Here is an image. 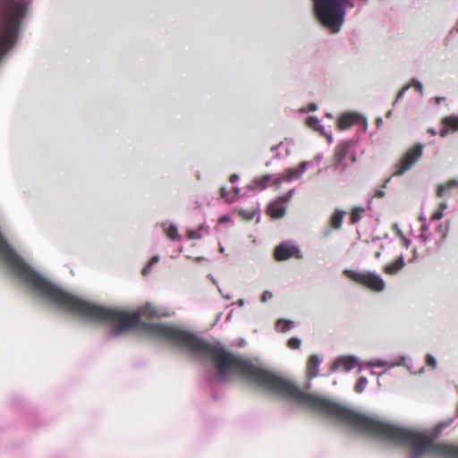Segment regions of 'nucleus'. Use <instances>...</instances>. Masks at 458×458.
<instances>
[{
    "label": "nucleus",
    "mask_w": 458,
    "mask_h": 458,
    "mask_svg": "<svg viewBox=\"0 0 458 458\" xmlns=\"http://www.w3.org/2000/svg\"><path fill=\"white\" fill-rule=\"evenodd\" d=\"M28 6L27 0H1L0 59L14 44Z\"/></svg>",
    "instance_id": "nucleus-1"
},
{
    "label": "nucleus",
    "mask_w": 458,
    "mask_h": 458,
    "mask_svg": "<svg viewBox=\"0 0 458 458\" xmlns=\"http://www.w3.org/2000/svg\"><path fill=\"white\" fill-rule=\"evenodd\" d=\"M312 4L318 21L333 32L339 31L346 9L354 7L352 0H312Z\"/></svg>",
    "instance_id": "nucleus-2"
},
{
    "label": "nucleus",
    "mask_w": 458,
    "mask_h": 458,
    "mask_svg": "<svg viewBox=\"0 0 458 458\" xmlns=\"http://www.w3.org/2000/svg\"><path fill=\"white\" fill-rule=\"evenodd\" d=\"M454 418L445 419L431 428V456L440 458H458V446L445 443L435 442L442 432L454 422Z\"/></svg>",
    "instance_id": "nucleus-3"
},
{
    "label": "nucleus",
    "mask_w": 458,
    "mask_h": 458,
    "mask_svg": "<svg viewBox=\"0 0 458 458\" xmlns=\"http://www.w3.org/2000/svg\"><path fill=\"white\" fill-rule=\"evenodd\" d=\"M424 146L416 144L402 156L394 165V176H400L409 171L421 157Z\"/></svg>",
    "instance_id": "nucleus-4"
},
{
    "label": "nucleus",
    "mask_w": 458,
    "mask_h": 458,
    "mask_svg": "<svg viewBox=\"0 0 458 458\" xmlns=\"http://www.w3.org/2000/svg\"><path fill=\"white\" fill-rule=\"evenodd\" d=\"M344 274L352 280L362 284L369 289L381 292L385 289V282L382 277L373 272H357L350 269L344 270Z\"/></svg>",
    "instance_id": "nucleus-5"
},
{
    "label": "nucleus",
    "mask_w": 458,
    "mask_h": 458,
    "mask_svg": "<svg viewBox=\"0 0 458 458\" xmlns=\"http://www.w3.org/2000/svg\"><path fill=\"white\" fill-rule=\"evenodd\" d=\"M454 189L458 190V180L455 179L437 186V197L441 200L437 204V209L431 215V221L441 219L444 216V211L448 208L447 199L451 196Z\"/></svg>",
    "instance_id": "nucleus-6"
},
{
    "label": "nucleus",
    "mask_w": 458,
    "mask_h": 458,
    "mask_svg": "<svg viewBox=\"0 0 458 458\" xmlns=\"http://www.w3.org/2000/svg\"><path fill=\"white\" fill-rule=\"evenodd\" d=\"M293 193V190H291L286 196L280 197L274 202L270 203L267 212L273 218H281L284 216L286 202L292 198Z\"/></svg>",
    "instance_id": "nucleus-7"
},
{
    "label": "nucleus",
    "mask_w": 458,
    "mask_h": 458,
    "mask_svg": "<svg viewBox=\"0 0 458 458\" xmlns=\"http://www.w3.org/2000/svg\"><path fill=\"white\" fill-rule=\"evenodd\" d=\"M335 158L336 165L342 167L346 166L345 161L347 159L350 160L351 163H354L356 157L351 150V142H344L339 145L336 148Z\"/></svg>",
    "instance_id": "nucleus-8"
},
{
    "label": "nucleus",
    "mask_w": 458,
    "mask_h": 458,
    "mask_svg": "<svg viewBox=\"0 0 458 458\" xmlns=\"http://www.w3.org/2000/svg\"><path fill=\"white\" fill-rule=\"evenodd\" d=\"M359 359L355 356H343L335 360L331 367V372H335L339 369L348 372L357 366H361Z\"/></svg>",
    "instance_id": "nucleus-9"
},
{
    "label": "nucleus",
    "mask_w": 458,
    "mask_h": 458,
    "mask_svg": "<svg viewBox=\"0 0 458 458\" xmlns=\"http://www.w3.org/2000/svg\"><path fill=\"white\" fill-rule=\"evenodd\" d=\"M298 252V248L287 242L277 246L275 250V257L277 260H285Z\"/></svg>",
    "instance_id": "nucleus-10"
},
{
    "label": "nucleus",
    "mask_w": 458,
    "mask_h": 458,
    "mask_svg": "<svg viewBox=\"0 0 458 458\" xmlns=\"http://www.w3.org/2000/svg\"><path fill=\"white\" fill-rule=\"evenodd\" d=\"M458 131V116H446L442 121V128L439 131L441 137H445L450 132Z\"/></svg>",
    "instance_id": "nucleus-11"
},
{
    "label": "nucleus",
    "mask_w": 458,
    "mask_h": 458,
    "mask_svg": "<svg viewBox=\"0 0 458 458\" xmlns=\"http://www.w3.org/2000/svg\"><path fill=\"white\" fill-rule=\"evenodd\" d=\"M361 119V115L357 113H346L340 116L337 125L340 130H346Z\"/></svg>",
    "instance_id": "nucleus-12"
},
{
    "label": "nucleus",
    "mask_w": 458,
    "mask_h": 458,
    "mask_svg": "<svg viewBox=\"0 0 458 458\" xmlns=\"http://www.w3.org/2000/svg\"><path fill=\"white\" fill-rule=\"evenodd\" d=\"M309 163L304 161L300 164L299 168H290L285 171L284 180L290 182L295 179H299L305 173Z\"/></svg>",
    "instance_id": "nucleus-13"
},
{
    "label": "nucleus",
    "mask_w": 458,
    "mask_h": 458,
    "mask_svg": "<svg viewBox=\"0 0 458 458\" xmlns=\"http://www.w3.org/2000/svg\"><path fill=\"white\" fill-rule=\"evenodd\" d=\"M320 359L318 355H311L307 363V375L310 378L316 377L318 375Z\"/></svg>",
    "instance_id": "nucleus-14"
},
{
    "label": "nucleus",
    "mask_w": 458,
    "mask_h": 458,
    "mask_svg": "<svg viewBox=\"0 0 458 458\" xmlns=\"http://www.w3.org/2000/svg\"><path fill=\"white\" fill-rule=\"evenodd\" d=\"M306 124L308 127L315 130V131H319L321 134H323L324 136H326L329 142L332 141V134L329 132L327 133L325 130H324V127L320 124V122L319 120L315 117V116H310L308 117L307 121H306Z\"/></svg>",
    "instance_id": "nucleus-15"
},
{
    "label": "nucleus",
    "mask_w": 458,
    "mask_h": 458,
    "mask_svg": "<svg viewBox=\"0 0 458 458\" xmlns=\"http://www.w3.org/2000/svg\"><path fill=\"white\" fill-rule=\"evenodd\" d=\"M163 232L171 241H180L181 235L178 233V228L175 225L165 222L161 225Z\"/></svg>",
    "instance_id": "nucleus-16"
},
{
    "label": "nucleus",
    "mask_w": 458,
    "mask_h": 458,
    "mask_svg": "<svg viewBox=\"0 0 458 458\" xmlns=\"http://www.w3.org/2000/svg\"><path fill=\"white\" fill-rule=\"evenodd\" d=\"M271 176L267 174L262 177L255 178L248 186L247 189L250 191H262L267 187Z\"/></svg>",
    "instance_id": "nucleus-17"
},
{
    "label": "nucleus",
    "mask_w": 458,
    "mask_h": 458,
    "mask_svg": "<svg viewBox=\"0 0 458 458\" xmlns=\"http://www.w3.org/2000/svg\"><path fill=\"white\" fill-rule=\"evenodd\" d=\"M404 267V259L403 256L398 257L393 263L386 265L384 271L388 275L398 273Z\"/></svg>",
    "instance_id": "nucleus-18"
},
{
    "label": "nucleus",
    "mask_w": 458,
    "mask_h": 458,
    "mask_svg": "<svg viewBox=\"0 0 458 458\" xmlns=\"http://www.w3.org/2000/svg\"><path fill=\"white\" fill-rule=\"evenodd\" d=\"M404 360H405V358L402 357L400 359V361H398L396 363L388 364V362L386 360H377L374 361L362 362V366L368 367V368H380V367H384V366L394 367L395 365H403V364L404 365Z\"/></svg>",
    "instance_id": "nucleus-19"
},
{
    "label": "nucleus",
    "mask_w": 458,
    "mask_h": 458,
    "mask_svg": "<svg viewBox=\"0 0 458 458\" xmlns=\"http://www.w3.org/2000/svg\"><path fill=\"white\" fill-rule=\"evenodd\" d=\"M449 232V222L445 221L443 224H440L437 226L435 233L439 236V239L437 240V242H442L447 236Z\"/></svg>",
    "instance_id": "nucleus-20"
},
{
    "label": "nucleus",
    "mask_w": 458,
    "mask_h": 458,
    "mask_svg": "<svg viewBox=\"0 0 458 458\" xmlns=\"http://www.w3.org/2000/svg\"><path fill=\"white\" fill-rule=\"evenodd\" d=\"M208 233V227L201 225L197 230H188V238L191 240H199L202 238L203 233Z\"/></svg>",
    "instance_id": "nucleus-21"
},
{
    "label": "nucleus",
    "mask_w": 458,
    "mask_h": 458,
    "mask_svg": "<svg viewBox=\"0 0 458 458\" xmlns=\"http://www.w3.org/2000/svg\"><path fill=\"white\" fill-rule=\"evenodd\" d=\"M344 211L340 210V209H335V211L334 212V214L332 215V217H331V225L333 228L339 229L341 227L343 219H344Z\"/></svg>",
    "instance_id": "nucleus-22"
},
{
    "label": "nucleus",
    "mask_w": 458,
    "mask_h": 458,
    "mask_svg": "<svg viewBox=\"0 0 458 458\" xmlns=\"http://www.w3.org/2000/svg\"><path fill=\"white\" fill-rule=\"evenodd\" d=\"M258 212H259L258 205L253 206L250 209H243V208L239 209V214L243 218H245L247 220L253 219L255 217V216L258 214Z\"/></svg>",
    "instance_id": "nucleus-23"
},
{
    "label": "nucleus",
    "mask_w": 458,
    "mask_h": 458,
    "mask_svg": "<svg viewBox=\"0 0 458 458\" xmlns=\"http://www.w3.org/2000/svg\"><path fill=\"white\" fill-rule=\"evenodd\" d=\"M293 327V321L292 320H284V319H279L276 322V328L280 332H286L291 330Z\"/></svg>",
    "instance_id": "nucleus-24"
},
{
    "label": "nucleus",
    "mask_w": 458,
    "mask_h": 458,
    "mask_svg": "<svg viewBox=\"0 0 458 458\" xmlns=\"http://www.w3.org/2000/svg\"><path fill=\"white\" fill-rule=\"evenodd\" d=\"M365 209L360 207L354 208L351 213V220L352 224L359 222L361 219L362 214Z\"/></svg>",
    "instance_id": "nucleus-25"
},
{
    "label": "nucleus",
    "mask_w": 458,
    "mask_h": 458,
    "mask_svg": "<svg viewBox=\"0 0 458 458\" xmlns=\"http://www.w3.org/2000/svg\"><path fill=\"white\" fill-rule=\"evenodd\" d=\"M394 232L396 233V235L400 238L402 241V243L404 247L408 248L410 244V241L404 236L402 230L400 229L399 225L397 224H394L393 226Z\"/></svg>",
    "instance_id": "nucleus-26"
},
{
    "label": "nucleus",
    "mask_w": 458,
    "mask_h": 458,
    "mask_svg": "<svg viewBox=\"0 0 458 458\" xmlns=\"http://www.w3.org/2000/svg\"><path fill=\"white\" fill-rule=\"evenodd\" d=\"M419 219L422 223L421 224V231H422L421 238H423V240L426 241L427 240V235L425 234V233L427 231V216H426V214L421 212L419 216Z\"/></svg>",
    "instance_id": "nucleus-27"
},
{
    "label": "nucleus",
    "mask_w": 458,
    "mask_h": 458,
    "mask_svg": "<svg viewBox=\"0 0 458 458\" xmlns=\"http://www.w3.org/2000/svg\"><path fill=\"white\" fill-rule=\"evenodd\" d=\"M368 385V380L367 378L365 377H360L359 378V380L357 381V383L355 384V386H354V390L357 392V393H361L364 391V389L366 388Z\"/></svg>",
    "instance_id": "nucleus-28"
},
{
    "label": "nucleus",
    "mask_w": 458,
    "mask_h": 458,
    "mask_svg": "<svg viewBox=\"0 0 458 458\" xmlns=\"http://www.w3.org/2000/svg\"><path fill=\"white\" fill-rule=\"evenodd\" d=\"M159 261V257L158 256H154L148 262V264L142 269V274L144 276H147L148 274L150 273L151 271V268H152V266H154L155 264H157V262Z\"/></svg>",
    "instance_id": "nucleus-29"
},
{
    "label": "nucleus",
    "mask_w": 458,
    "mask_h": 458,
    "mask_svg": "<svg viewBox=\"0 0 458 458\" xmlns=\"http://www.w3.org/2000/svg\"><path fill=\"white\" fill-rule=\"evenodd\" d=\"M407 85H411V88H413L415 91H417L420 95L423 93V85L420 81L413 79Z\"/></svg>",
    "instance_id": "nucleus-30"
},
{
    "label": "nucleus",
    "mask_w": 458,
    "mask_h": 458,
    "mask_svg": "<svg viewBox=\"0 0 458 458\" xmlns=\"http://www.w3.org/2000/svg\"><path fill=\"white\" fill-rule=\"evenodd\" d=\"M301 341L297 337H292L287 342V346L291 349H299L301 346Z\"/></svg>",
    "instance_id": "nucleus-31"
},
{
    "label": "nucleus",
    "mask_w": 458,
    "mask_h": 458,
    "mask_svg": "<svg viewBox=\"0 0 458 458\" xmlns=\"http://www.w3.org/2000/svg\"><path fill=\"white\" fill-rule=\"evenodd\" d=\"M220 195L222 198L225 199L227 202H233L236 199L235 198H229L227 195V191L225 187L221 188L220 190Z\"/></svg>",
    "instance_id": "nucleus-32"
},
{
    "label": "nucleus",
    "mask_w": 458,
    "mask_h": 458,
    "mask_svg": "<svg viewBox=\"0 0 458 458\" xmlns=\"http://www.w3.org/2000/svg\"><path fill=\"white\" fill-rule=\"evenodd\" d=\"M411 88V85H405L400 91L399 93L397 94V97H396V99H395V102L398 101L399 99H401L405 91L408 90L409 89Z\"/></svg>",
    "instance_id": "nucleus-33"
},
{
    "label": "nucleus",
    "mask_w": 458,
    "mask_h": 458,
    "mask_svg": "<svg viewBox=\"0 0 458 458\" xmlns=\"http://www.w3.org/2000/svg\"><path fill=\"white\" fill-rule=\"evenodd\" d=\"M272 297H273L272 293H270L268 291H265L261 296V301L265 302V301L272 299Z\"/></svg>",
    "instance_id": "nucleus-34"
},
{
    "label": "nucleus",
    "mask_w": 458,
    "mask_h": 458,
    "mask_svg": "<svg viewBox=\"0 0 458 458\" xmlns=\"http://www.w3.org/2000/svg\"><path fill=\"white\" fill-rule=\"evenodd\" d=\"M284 174H281V175H279L278 177H276V178L275 179V181H274V184H275V186H276V188H279V187H280V185H281V183H282L283 182H285V181L284 180Z\"/></svg>",
    "instance_id": "nucleus-35"
},
{
    "label": "nucleus",
    "mask_w": 458,
    "mask_h": 458,
    "mask_svg": "<svg viewBox=\"0 0 458 458\" xmlns=\"http://www.w3.org/2000/svg\"><path fill=\"white\" fill-rule=\"evenodd\" d=\"M318 109V106L316 104L311 103L309 105L307 111H316ZM302 112H306V110H302Z\"/></svg>",
    "instance_id": "nucleus-36"
},
{
    "label": "nucleus",
    "mask_w": 458,
    "mask_h": 458,
    "mask_svg": "<svg viewBox=\"0 0 458 458\" xmlns=\"http://www.w3.org/2000/svg\"><path fill=\"white\" fill-rule=\"evenodd\" d=\"M375 196L377 197V198H383L385 196V191L383 189H380V190H377L375 191Z\"/></svg>",
    "instance_id": "nucleus-37"
},
{
    "label": "nucleus",
    "mask_w": 458,
    "mask_h": 458,
    "mask_svg": "<svg viewBox=\"0 0 458 458\" xmlns=\"http://www.w3.org/2000/svg\"><path fill=\"white\" fill-rule=\"evenodd\" d=\"M437 367V360L431 356V369Z\"/></svg>",
    "instance_id": "nucleus-38"
},
{
    "label": "nucleus",
    "mask_w": 458,
    "mask_h": 458,
    "mask_svg": "<svg viewBox=\"0 0 458 458\" xmlns=\"http://www.w3.org/2000/svg\"><path fill=\"white\" fill-rule=\"evenodd\" d=\"M238 179H239V176H238L237 174H233V175H231V177H230V181H231L232 182H235V181H237Z\"/></svg>",
    "instance_id": "nucleus-39"
},
{
    "label": "nucleus",
    "mask_w": 458,
    "mask_h": 458,
    "mask_svg": "<svg viewBox=\"0 0 458 458\" xmlns=\"http://www.w3.org/2000/svg\"><path fill=\"white\" fill-rule=\"evenodd\" d=\"M230 220V217L227 216H222L220 218V222H228Z\"/></svg>",
    "instance_id": "nucleus-40"
},
{
    "label": "nucleus",
    "mask_w": 458,
    "mask_h": 458,
    "mask_svg": "<svg viewBox=\"0 0 458 458\" xmlns=\"http://www.w3.org/2000/svg\"><path fill=\"white\" fill-rule=\"evenodd\" d=\"M444 100H445V98H436V102H437V104H438V105H439L442 101H444Z\"/></svg>",
    "instance_id": "nucleus-41"
},
{
    "label": "nucleus",
    "mask_w": 458,
    "mask_h": 458,
    "mask_svg": "<svg viewBox=\"0 0 458 458\" xmlns=\"http://www.w3.org/2000/svg\"><path fill=\"white\" fill-rule=\"evenodd\" d=\"M376 123H377V126H380L382 124V123H383L382 118H377Z\"/></svg>",
    "instance_id": "nucleus-42"
},
{
    "label": "nucleus",
    "mask_w": 458,
    "mask_h": 458,
    "mask_svg": "<svg viewBox=\"0 0 458 458\" xmlns=\"http://www.w3.org/2000/svg\"><path fill=\"white\" fill-rule=\"evenodd\" d=\"M233 191H234V193H235L236 195H238V194H239V192H240V188H238V187L233 188Z\"/></svg>",
    "instance_id": "nucleus-43"
},
{
    "label": "nucleus",
    "mask_w": 458,
    "mask_h": 458,
    "mask_svg": "<svg viewBox=\"0 0 458 458\" xmlns=\"http://www.w3.org/2000/svg\"><path fill=\"white\" fill-rule=\"evenodd\" d=\"M238 305H239L240 307H242V306L244 305V301H243V300H239V301H238Z\"/></svg>",
    "instance_id": "nucleus-44"
},
{
    "label": "nucleus",
    "mask_w": 458,
    "mask_h": 458,
    "mask_svg": "<svg viewBox=\"0 0 458 458\" xmlns=\"http://www.w3.org/2000/svg\"><path fill=\"white\" fill-rule=\"evenodd\" d=\"M210 277V279L212 280V282L214 284H216V281L215 280V278H213V276L211 275L208 276Z\"/></svg>",
    "instance_id": "nucleus-45"
},
{
    "label": "nucleus",
    "mask_w": 458,
    "mask_h": 458,
    "mask_svg": "<svg viewBox=\"0 0 458 458\" xmlns=\"http://www.w3.org/2000/svg\"><path fill=\"white\" fill-rule=\"evenodd\" d=\"M389 181H390V178H388V179L386 181L385 184L383 185V188H385V187L386 186V184L389 182Z\"/></svg>",
    "instance_id": "nucleus-46"
},
{
    "label": "nucleus",
    "mask_w": 458,
    "mask_h": 458,
    "mask_svg": "<svg viewBox=\"0 0 458 458\" xmlns=\"http://www.w3.org/2000/svg\"><path fill=\"white\" fill-rule=\"evenodd\" d=\"M326 116H327V117H328V118H332V117H333L332 114H330V113H327V114H326Z\"/></svg>",
    "instance_id": "nucleus-47"
},
{
    "label": "nucleus",
    "mask_w": 458,
    "mask_h": 458,
    "mask_svg": "<svg viewBox=\"0 0 458 458\" xmlns=\"http://www.w3.org/2000/svg\"><path fill=\"white\" fill-rule=\"evenodd\" d=\"M224 298H225L226 300H230L231 296L230 295H225Z\"/></svg>",
    "instance_id": "nucleus-48"
},
{
    "label": "nucleus",
    "mask_w": 458,
    "mask_h": 458,
    "mask_svg": "<svg viewBox=\"0 0 458 458\" xmlns=\"http://www.w3.org/2000/svg\"><path fill=\"white\" fill-rule=\"evenodd\" d=\"M220 250V252H224V251H225L224 247H220V250Z\"/></svg>",
    "instance_id": "nucleus-49"
},
{
    "label": "nucleus",
    "mask_w": 458,
    "mask_h": 458,
    "mask_svg": "<svg viewBox=\"0 0 458 458\" xmlns=\"http://www.w3.org/2000/svg\"><path fill=\"white\" fill-rule=\"evenodd\" d=\"M376 257L379 258L380 257V252H377Z\"/></svg>",
    "instance_id": "nucleus-50"
},
{
    "label": "nucleus",
    "mask_w": 458,
    "mask_h": 458,
    "mask_svg": "<svg viewBox=\"0 0 458 458\" xmlns=\"http://www.w3.org/2000/svg\"><path fill=\"white\" fill-rule=\"evenodd\" d=\"M430 133H431V134H436V131H435L434 130H432V129H431Z\"/></svg>",
    "instance_id": "nucleus-51"
}]
</instances>
